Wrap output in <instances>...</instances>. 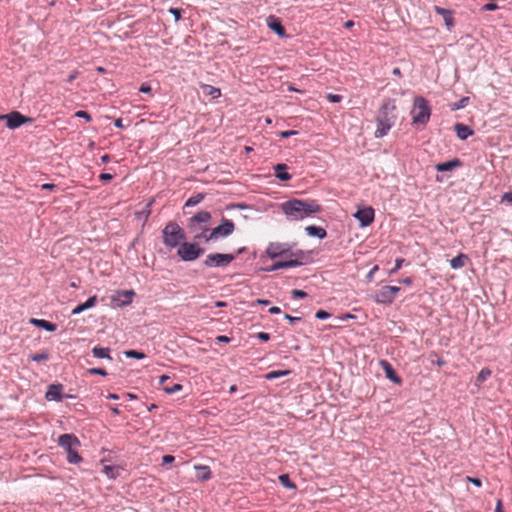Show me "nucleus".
<instances>
[{"mask_svg":"<svg viewBox=\"0 0 512 512\" xmlns=\"http://www.w3.org/2000/svg\"><path fill=\"white\" fill-rule=\"evenodd\" d=\"M301 262L298 260L278 261L275 262L271 267L267 268L266 271H276L283 268L299 266Z\"/></svg>","mask_w":512,"mask_h":512,"instance_id":"nucleus-22","label":"nucleus"},{"mask_svg":"<svg viewBox=\"0 0 512 512\" xmlns=\"http://www.w3.org/2000/svg\"><path fill=\"white\" fill-rule=\"evenodd\" d=\"M381 366L385 371L386 377L394 383L400 384L401 378L396 374L391 364L385 360L381 361Z\"/></svg>","mask_w":512,"mask_h":512,"instance_id":"nucleus-20","label":"nucleus"},{"mask_svg":"<svg viewBox=\"0 0 512 512\" xmlns=\"http://www.w3.org/2000/svg\"><path fill=\"white\" fill-rule=\"evenodd\" d=\"M93 356L96 358H108L110 357V349L109 348H102V347H94L92 349Z\"/></svg>","mask_w":512,"mask_h":512,"instance_id":"nucleus-31","label":"nucleus"},{"mask_svg":"<svg viewBox=\"0 0 512 512\" xmlns=\"http://www.w3.org/2000/svg\"><path fill=\"white\" fill-rule=\"evenodd\" d=\"M110 159H111V158H110V155L105 154V155H103V156L101 157V162H102V163H108V162L110 161Z\"/></svg>","mask_w":512,"mask_h":512,"instance_id":"nucleus-63","label":"nucleus"},{"mask_svg":"<svg viewBox=\"0 0 512 512\" xmlns=\"http://www.w3.org/2000/svg\"><path fill=\"white\" fill-rule=\"evenodd\" d=\"M295 134H297V132L294 130H287V131H282L279 133L280 137H282V138H288Z\"/></svg>","mask_w":512,"mask_h":512,"instance_id":"nucleus-49","label":"nucleus"},{"mask_svg":"<svg viewBox=\"0 0 512 512\" xmlns=\"http://www.w3.org/2000/svg\"><path fill=\"white\" fill-rule=\"evenodd\" d=\"M58 445L66 451L67 461L70 464H78L82 461V457L78 453L81 443L74 434L66 433L60 435Z\"/></svg>","mask_w":512,"mask_h":512,"instance_id":"nucleus-3","label":"nucleus"},{"mask_svg":"<svg viewBox=\"0 0 512 512\" xmlns=\"http://www.w3.org/2000/svg\"><path fill=\"white\" fill-rule=\"evenodd\" d=\"M495 512H504L503 509H502V502H501V500L497 501Z\"/></svg>","mask_w":512,"mask_h":512,"instance_id":"nucleus-62","label":"nucleus"},{"mask_svg":"<svg viewBox=\"0 0 512 512\" xmlns=\"http://www.w3.org/2000/svg\"><path fill=\"white\" fill-rule=\"evenodd\" d=\"M460 166H461V161L459 159L455 158V159H453L451 161L439 163V164L436 165L435 168L439 172H445V171H451L454 168H457V167H460Z\"/></svg>","mask_w":512,"mask_h":512,"instance_id":"nucleus-23","label":"nucleus"},{"mask_svg":"<svg viewBox=\"0 0 512 512\" xmlns=\"http://www.w3.org/2000/svg\"><path fill=\"white\" fill-rule=\"evenodd\" d=\"M204 199V195L199 193L196 195L191 196L185 203L186 207H192L199 204Z\"/></svg>","mask_w":512,"mask_h":512,"instance_id":"nucleus-33","label":"nucleus"},{"mask_svg":"<svg viewBox=\"0 0 512 512\" xmlns=\"http://www.w3.org/2000/svg\"><path fill=\"white\" fill-rule=\"evenodd\" d=\"M113 178V175L110 173H102L99 176V179L102 181H110Z\"/></svg>","mask_w":512,"mask_h":512,"instance_id":"nucleus-52","label":"nucleus"},{"mask_svg":"<svg viewBox=\"0 0 512 512\" xmlns=\"http://www.w3.org/2000/svg\"><path fill=\"white\" fill-rule=\"evenodd\" d=\"M377 270H378V266H377V265H375V266L370 270V272L368 273L367 278H368L369 280H372V279H373V275H374V273H375Z\"/></svg>","mask_w":512,"mask_h":512,"instance_id":"nucleus-55","label":"nucleus"},{"mask_svg":"<svg viewBox=\"0 0 512 512\" xmlns=\"http://www.w3.org/2000/svg\"><path fill=\"white\" fill-rule=\"evenodd\" d=\"M62 390H63V386L61 384L50 385L48 387L45 397L49 401H51V400L61 401L63 398Z\"/></svg>","mask_w":512,"mask_h":512,"instance_id":"nucleus-16","label":"nucleus"},{"mask_svg":"<svg viewBox=\"0 0 512 512\" xmlns=\"http://www.w3.org/2000/svg\"><path fill=\"white\" fill-rule=\"evenodd\" d=\"M235 229L234 223L229 219H223L221 224L210 230L208 239L215 241L220 237H227L233 233Z\"/></svg>","mask_w":512,"mask_h":512,"instance_id":"nucleus-9","label":"nucleus"},{"mask_svg":"<svg viewBox=\"0 0 512 512\" xmlns=\"http://www.w3.org/2000/svg\"><path fill=\"white\" fill-rule=\"evenodd\" d=\"M200 88L202 89L204 95L210 96L212 99H216L221 96V90L214 86L202 83L200 84Z\"/></svg>","mask_w":512,"mask_h":512,"instance_id":"nucleus-27","label":"nucleus"},{"mask_svg":"<svg viewBox=\"0 0 512 512\" xmlns=\"http://www.w3.org/2000/svg\"><path fill=\"white\" fill-rule=\"evenodd\" d=\"M499 8V6L496 3H487L484 6H482L483 11H495Z\"/></svg>","mask_w":512,"mask_h":512,"instance_id":"nucleus-44","label":"nucleus"},{"mask_svg":"<svg viewBox=\"0 0 512 512\" xmlns=\"http://www.w3.org/2000/svg\"><path fill=\"white\" fill-rule=\"evenodd\" d=\"M195 469L197 470L196 477L198 480L205 481V480H209L211 478L212 473L208 466L199 465V466H195Z\"/></svg>","mask_w":512,"mask_h":512,"instance_id":"nucleus-29","label":"nucleus"},{"mask_svg":"<svg viewBox=\"0 0 512 512\" xmlns=\"http://www.w3.org/2000/svg\"><path fill=\"white\" fill-rule=\"evenodd\" d=\"M289 251L288 244L280 242H272L266 248V254L272 259L286 255Z\"/></svg>","mask_w":512,"mask_h":512,"instance_id":"nucleus-12","label":"nucleus"},{"mask_svg":"<svg viewBox=\"0 0 512 512\" xmlns=\"http://www.w3.org/2000/svg\"><path fill=\"white\" fill-rule=\"evenodd\" d=\"M454 130L457 137L461 140H466L469 136L474 134V131L469 126L462 123H456Z\"/></svg>","mask_w":512,"mask_h":512,"instance_id":"nucleus-18","label":"nucleus"},{"mask_svg":"<svg viewBox=\"0 0 512 512\" xmlns=\"http://www.w3.org/2000/svg\"><path fill=\"white\" fill-rule=\"evenodd\" d=\"M114 125L117 127V128H120V129H123L125 128L124 124H123V121L121 118H118L114 121Z\"/></svg>","mask_w":512,"mask_h":512,"instance_id":"nucleus-54","label":"nucleus"},{"mask_svg":"<svg viewBox=\"0 0 512 512\" xmlns=\"http://www.w3.org/2000/svg\"><path fill=\"white\" fill-rule=\"evenodd\" d=\"M326 98L332 103H339L342 100V96L338 94L328 93Z\"/></svg>","mask_w":512,"mask_h":512,"instance_id":"nucleus-39","label":"nucleus"},{"mask_svg":"<svg viewBox=\"0 0 512 512\" xmlns=\"http://www.w3.org/2000/svg\"><path fill=\"white\" fill-rule=\"evenodd\" d=\"M435 10H436V12H437L438 14H441V15H444V16H445V15H447V14H449V11H448V10H445V9L440 8V7H437V6L435 7Z\"/></svg>","mask_w":512,"mask_h":512,"instance_id":"nucleus-57","label":"nucleus"},{"mask_svg":"<svg viewBox=\"0 0 512 512\" xmlns=\"http://www.w3.org/2000/svg\"><path fill=\"white\" fill-rule=\"evenodd\" d=\"M78 76V71H74L73 73H71L68 78H67V82L68 83H72Z\"/></svg>","mask_w":512,"mask_h":512,"instance_id":"nucleus-53","label":"nucleus"},{"mask_svg":"<svg viewBox=\"0 0 512 512\" xmlns=\"http://www.w3.org/2000/svg\"><path fill=\"white\" fill-rule=\"evenodd\" d=\"M48 358L49 355L47 352L36 353L30 356V359L35 362L46 361Z\"/></svg>","mask_w":512,"mask_h":512,"instance_id":"nucleus-35","label":"nucleus"},{"mask_svg":"<svg viewBox=\"0 0 512 512\" xmlns=\"http://www.w3.org/2000/svg\"><path fill=\"white\" fill-rule=\"evenodd\" d=\"M98 301V298L96 295L94 296H91L86 302L76 306L73 310H72V315H77V314H80L82 313L83 311L87 310V309H90L92 307H94L96 305Z\"/></svg>","mask_w":512,"mask_h":512,"instance_id":"nucleus-21","label":"nucleus"},{"mask_svg":"<svg viewBox=\"0 0 512 512\" xmlns=\"http://www.w3.org/2000/svg\"><path fill=\"white\" fill-rule=\"evenodd\" d=\"M163 243L168 249L179 247L186 239L183 229L176 222H169L162 230Z\"/></svg>","mask_w":512,"mask_h":512,"instance_id":"nucleus-4","label":"nucleus"},{"mask_svg":"<svg viewBox=\"0 0 512 512\" xmlns=\"http://www.w3.org/2000/svg\"><path fill=\"white\" fill-rule=\"evenodd\" d=\"M291 294H292V297L293 298H305L307 297V293L303 290H298V289H294L291 291Z\"/></svg>","mask_w":512,"mask_h":512,"instance_id":"nucleus-41","label":"nucleus"},{"mask_svg":"<svg viewBox=\"0 0 512 512\" xmlns=\"http://www.w3.org/2000/svg\"><path fill=\"white\" fill-rule=\"evenodd\" d=\"M491 374H492V372L489 368L481 369V371L478 373V375L476 377L475 384L478 387H480L482 385V383L485 382L491 376Z\"/></svg>","mask_w":512,"mask_h":512,"instance_id":"nucleus-30","label":"nucleus"},{"mask_svg":"<svg viewBox=\"0 0 512 512\" xmlns=\"http://www.w3.org/2000/svg\"><path fill=\"white\" fill-rule=\"evenodd\" d=\"M169 12L175 17V21L181 19L182 10L179 8H170Z\"/></svg>","mask_w":512,"mask_h":512,"instance_id":"nucleus-43","label":"nucleus"},{"mask_svg":"<svg viewBox=\"0 0 512 512\" xmlns=\"http://www.w3.org/2000/svg\"><path fill=\"white\" fill-rule=\"evenodd\" d=\"M401 283L407 285V286H410L412 284V278L411 277H407V278H404L400 281Z\"/></svg>","mask_w":512,"mask_h":512,"instance_id":"nucleus-61","label":"nucleus"},{"mask_svg":"<svg viewBox=\"0 0 512 512\" xmlns=\"http://www.w3.org/2000/svg\"><path fill=\"white\" fill-rule=\"evenodd\" d=\"M511 202L512 203V192H506L501 197V203Z\"/></svg>","mask_w":512,"mask_h":512,"instance_id":"nucleus-47","label":"nucleus"},{"mask_svg":"<svg viewBox=\"0 0 512 512\" xmlns=\"http://www.w3.org/2000/svg\"><path fill=\"white\" fill-rule=\"evenodd\" d=\"M399 291L400 287L398 286H383L375 293L373 299L379 304H391Z\"/></svg>","mask_w":512,"mask_h":512,"instance_id":"nucleus-7","label":"nucleus"},{"mask_svg":"<svg viewBox=\"0 0 512 512\" xmlns=\"http://www.w3.org/2000/svg\"><path fill=\"white\" fill-rule=\"evenodd\" d=\"M444 19H445V22L448 26H452L453 25V19L452 17L450 16V13L445 15L444 16Z\"/></svg>","mask_w":512,"mask_h":512,"instance_id":"nucleus-56","label":"nucleus"},{"mask_svg":"<svg viewBox=\"0 0 512 512\" xmlns=\"http://www.w3.org/2000/svg\"><path fill=\"white\" fill-rule=\"evenodd\" d=\"M135 296L134 290H119L112 296V303L117 307L129 305Z\"/></svg>","mask_w":512,"mask_h":512,"instance_id":"nucleus-11","label":"nucleus"},{"mask_svg":"<svg viewBox=\"0 0 512 512\" xmlns=\"http://www.w3.org/2000/svg\"><path fill=\"white\" fill-rule=\"evenodd\" d=\"M188 229L193 235L195 241H201L202 239L206 242L210 241V239H208V235L211 229L208 226L203 227L202 225L189 222Z\"/></svg>","mask_w":512,"mask_h":512,"instance_id":"nucleus-14","label":"nucleus"},{"mask_svg":"<svg viewBox=\"0 0 512 512\" xmlns=\"http://www.w3.org/2000/svg\"><path fill=\"white\" fill-rule=\"evenodd\" d=\"M175 460L174 456L172 455H164L163 458H162V463L165 465V464H170L172 463L173 461Z\"/></svg>","mask_w":512,"mask_h":512,"instance_id":"nucleus-51","label":"nucleus"},{"mask_svg":"<svg viewBox=\"0 0 512 512\" xmlns=\"http://www.w3.org/2000/svg\"><path fill=\"white\" fill-rule=\"evenodd\" d=\"M468 101H469L468 97H463L458 102H455V103H453L451 105V110L455 111V110H459L461 108H464Z\"/></svg>","mask_w":512,"mask_h":512,"instance_id":"nucleus-36","label":"nucleus"},{"mask_svg":"<svg viewBox=\"0 0 512 512\" xmlns=\"http://www.w3.org/2000/svg\"><path fill=\"white\" fill-rule=\"evenodd\" d=\"M281 312L280 308L277 306H273L269 309L270 314H279Z\"/></svg>","mask_w":512,"mask_h":512,"instance_id":"nucleus-60","label":"nucleus"},{"mask_svg":"<svg viewBox=\"0 0 512 512\" xmlns=\"http://www.w3.org/2000/svg\"><path fill=\"white\" fill-rule=\"evenodd\" d=\"M126 357L128 358H135V359H143L145 357V354L137 351V350H128L125 352Z\"/></svg>","mask_w":512,"mask_h":512,"instance_id":"nucleus-37","label":"nucleus"},{"mask_svg":"<svg viewBox=\"0 0 512 512\" xmlns=\"http://www.w3.org/2000/svg\"><path fill=\"white\" fill-rule=\"evenodd\" d=\"M88 372L91 374V375H102V376H105L107 375V372L106 370L102 369V368H91L88 370Z\"/></svg>","mask_w":512,"mask_h":512,"instance_id":"nucleus-42","label":"nucleus"},{"mask_svg":"<svg viewBox=\"0 0 512 512\" xmlns=\"http://www.w3.org/2000/svg\"><path fill=\"white\" fill-rule=\"evenodd\" d=\"M30 323L33 324L36 327L43 328L47 331L53 332L56 330L57 326L54 323H51L49 321H46L44 319H36L32 318L30 320Z\"/></svg>","mask_w":512,"mask_h":512,"instance_id":"nucleus-25","label":"nucleus"},{"mask_svg":"<svg viewBox=\"0 0 512 512\" xmlns=\"http://www.w3.org/2000/svg\"><path fill=\"white\" fill-rule=\"evenodd\" d=\"M405 259L403 258H397L396 261H395V266L389 271V274H394L396 273L403 265Z\"/></svg>","mask_w":512,"mask_h":512,"instance_id":"nucleus-38","label":"nucleus"},{"mask_svg":"<svg viewBox=\"0 0 512 512\" xmlns=\"http://www.w3.org/2000/svg\"><path fill=\"white\" fill-rule=\"evenodd\" d=\"M279 482L286 488L295 489L296 485L290 480L288 474H281L279 477Z\"/></svg>","mask_w":512,"mask_h":512,"instance_id":"nucleus-32","label":"nucleus"},{"mask_svg":"<svg viewBox=\"0 0 512 512\" xmlns=\"http://www.w3.org/2000/svg\"><path fill=\"white\" fill-rule=\"evenodd\" d=\"M307 234L312 237H318L323 239L327 236V232L324 228L319 226L310 225L305 228Z\"/></svg>","mask_w":512,"mask_h":512,"instance_id":"nucleus-26","label":"nucleus"},{"mask_svg":"<svg viewBox=\"0 0 512 512\" xmlns=\"http://www.w3.org/2000/svg\"><path fill=\"white\" fill-rule=\"evenodd\" d=\"M257 338L260 339L261 341H268L270 339V335L266 332H259L257 334Z\"/></svg>","mask_w":512,"mask_h":512,"instance_id":"nucleus-50","label":"nucleus"},{"mask_svg":"<svg viewBox=\"0 0 512 512\" xmlns=\"http://www.w3.org/2000/svg\"><path fill=\"white\" fill-rule=\"evenodd\" d=\"M268 27L280 37L285 36V29L278 18L270 16L267 20Z\"/></svg>","mask_w":512,"mask_h":512,"instance_id":"nucleus-19","label":"nucleus"},{"mask_svg":"<svg viewBox=\"0 0 512 512\" xmlns=\"http://www.w3.org/2000/svg\"><path fill=\"white\" fill-rule=\"evenodd\" d=\"M159 384L163 387V390L168 394H173L182 389L181 384L171 383V378L166 375H162L160 377Z\"/></svg>","mask_w":512,"mask_h":512,"instance_id":"nucleus-15","label":"nucleus"},{"mask_svg":"<svg viewBox=\"0 0 512 512\" xmlns=\"http://www.w3.org/2000/svg\"><path fill=\"white\" fill-rule=\"evenodd\" d=\"M316 318L320 319V320H324V319H327L330 317V314L325 311V310H319L316 312Z\"/></svg>","mask_w":512,"mask_h":512,"instance_id":"nucleus-45","label":"nucleus"},{"mask_svg":"<svg viewBox=\"0 0 512 512\" xmlns=\"http://www.w3.org/2000/svg\"><path fill=\"white\" fill-rule=\"evenodd\" d=\"M290 373L289 370H277V371H271L265 375V378L268 380H273L282 376H286Z\"/></svg>","mask_w":512,"mask_h":512,"instance_id":"nucleus-34","label":"nucleus"},{"mask_svg":"<svg viewBox=\"0 0 512 512\" xmlns=\"http://www.w3.org/2000/svg\"><path fill=\"white\" fill-rule=\"evenodd\" d=\"M397 108L395 100L388 99L384 101L381 106L379 115L377 117V129L375 130V137L382 138L388 134L389 130L394 126L397 120Z\"/></svg>","mask_w":512,"mask_h":512,"instance_id":"nucleus-2","label":"nucleus"},{"mask_svg":"<svg viewBox=\"0 0 512 512\" xmlns=\"http://www.w3.org/2000/svg\"><path fill=\"white\" fill-rule=\"evenodd\" d=\"M436 364L438 366H443L446 364V361L442 358V357H438L437 361H436Z\"/></svg>","mask_w":512,"mask_h":512,"instance_id":"nucleus-64","label":"nucleus"},{"mask_svg":"<svg viewBox=\"0 0 512 512\" xmlns=\"http://www.w3.org/2000/svg\"><path fill=\"white\" fill-rule=\"evenodd\" d=\"M411 116L413 124L425 126L429 122L431 108L424 97L417 96L414 98Z\"/></svg>","mask_w":512,"mask_h":512,"instance_id":"nucleus-5","label":"nucleus"},{"mask_svg":"<svg viewBox=\"0 0 512 512\" xmlns=\"http://www.w3.org/2000/svg\"><path fill=\"white\" fill-rule=\"evenodd\" d=\"M42 189H47V190H53L56 188V185L54 184H50V183H46V184H43L41 186Z\"/></svg>","mask_w":512,"mask_h":512,"instance_id":"nucleus-58","label":"nucleus"},{"mask_svg":"<svg viewBox=\"0 0 512 512\" xmlns=\"http://www.w3.org/2000/svg\"><path fill=\"white\" fill-rule=\"evenodd\" d=\"M467 481L471 482L472 484H474L477 487H481V485H482V482L479 478H474V477L468 476Z\"/></svg>","mask_w":512,"mask_h":512,"instance_id":"nucleus-48","label":"nucleus"},{"mask_svg":"<svg viewBox=\"0 0 512 512\" xmlns=\"http://www.w3.org/2000/svg\"><path fill=\"white\" fill-rule=\"evenodd\" d=\"M0 120H6V125L9 129H16L25 123L32 122L31 118L25 117L17 111L0 115Z\"/></svg>","mask_w":512,"mask_h":512,"instance_id":"nucleus-10","label":"nucleus"},{"mask_svg":"<svg viewBox=\"0 0 512 512\" xmlns=\"http://www.w3.org/2000/svg\"><path fill=\"white\" fill-rule=\"evenodd\" d=\"M375 212L372 207L358 209L354 217L360 222L362 227L370 225L374 221Z\"/></svg>","mask_w":512,"mask_h":512,"instance_id":"nucleus-13","label":"nucleus"},{"mask_svg":"<svg viewBox=\"0 0 512 512\" xmlns=\"http://www.w3.org/2000/svg\"><path fill=\"white\" fill-rule=\"evenodd\" d=\"M204 253L197 243H188L185 240L180 244L177 254L183 261H194Z\"/></svg>","mask_w":512,"mask_h":512,"instance_id":"nucleus-6","label":"nucleus"},{"mask_svg":"<svg viewBox=\"0 0 512 512\" xmlns=\"http://www.w3.org/2000/svg\"><path fill=\"white\" fill-rule=\"evenodd\" d=\"M139 91L142 92V93H147V94H150L151 91H152V88L150 85L146 84V83H143L140 88H139Z\"/></svg>","mask_w":512,"mask_h":512,"instance_id":"nucleus-46","label":"nucleus"},{"mask_svg":"<svg viewBox=\"0 0 512 512\" xmlns=\"http://www.w3.org/2000/svg\"><path fill=\"white\" fill-rule=\"evenodd\" d=\"M235 259L233 254L212 253L207 255L204 265L207 267H226Z\"/></svg>","mask_w":512,"mask_h":512,"instance_id":"nucleus-8","label":"nucleus"},{"mask_svg":"<svg viewBox=\"0 0 512 512\" xmlns=\"http://www.w3.org/2000/svg\"><path fill=\"white\" fill-rule=\"evenodd\" d=\"M286 169H287L286 164H277L274 167L275 175L279 180L288 181L292 178L291 174H289L288 172L285 171Z\"/></svg>","mask_w":512,"mask_h":512,"instance_id":"nucleus-28","label":"nucleus"},{"mask_svg":"<svg viewBox=\"0 0 512 512\" xmlns=\"http://www.w3.org/2000/svg\"><path fill=\"white\" fill-rule=\"evenodd\" d=\"M281 209L290 221L302 220L322 211V207L317 201L296 198L284 202Z\"/></svg>","mask_w":512,"mask_h":512,"instance_id":"nucleus-1","label":"nucleus"},{"mask_svg":"<svg viewBox=\"0 0 512 512\" xmlns=\"http://www.w3.org/2000/svg\"><path fill=\"white\" fill-rule=\"evenodd\" d=\"M76 117L84 118L86 121L90 122L92 120L91 115L83 110H79L75 113Z\"/></svg>","mask_w":512,"mask_h":512,"instance_id":"nucleus-40","label":"nucleus"},{"mask_svg":"<svg viewBox=\"0 0 512 512\" xmlns=\"http://www.w3.org/2000/svg\"><path fill=\"white\" fill-rule=\"evenodd\" d=\"M285 318H286L287 320H289L291 323H294V322H296V321H299V320H300V318H299V317H293V316H291V315H289V314H285Z\"/></svg>","mask_w":512,"mask_h":512,"instance_id":"nucleus-59","label":"nucleus"},{"mask_svg":"<svg viewBox=\"0 0 512 512\" xmlns=\"http://www.w3.org/2000/svg\"><path fill=\"white\" fill-rule=\"evenodd\" d=\"M211 214L208 211H200L190 218L189 222L197 225L208 226Z\"/></svg>","mask_w":512,"mask_h":512,"instance_id":"nucleus-17","label":"nucleus"},{"mask_svg":"<svg viewBox=\"0 0 512 512\" xmlns=\"http://www.w3.org/2000/svg\"><path fill=\"white\" fill-rule=\"evenodd\" d=\"M467 262H469V257L464 253H460L458 256L450 260V266L452 269H461L467 264Z\"/></svg>","mask_w":512,"mask_h":512,"instance_id":"nucleus-24","label":"nucleus"}]
</instances>
